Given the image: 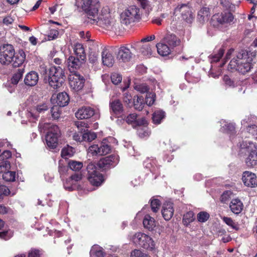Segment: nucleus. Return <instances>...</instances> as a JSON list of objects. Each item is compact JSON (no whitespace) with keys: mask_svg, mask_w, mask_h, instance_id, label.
Instances as JSON below:
<instances>
[{"mask_svg":"<svg viewBox=\"0 0 257 257\" xmlns=\"http://www.w3.org/2000/svg\"><path fill=\"white\" fill-rule=\"evenodd\" d=\"M69 81L70 88L75 91H78L83 87L85 80L80 74L73 73L69 75Z\"/></svg>","mask_w":257,"mask_h":257,"instance_id":"ddd939ff","label":"nucleus"},{"mask_svg":"<svg viewBox=\"0 0 257 257\" xmlns=\"http://www.w3.org/2000/svg\"><path fill=\"white\" fill-rule=\"evenodd\" d=\"M59 33L58 31L55 29H52L50 31L48 35V40L51 41L57 38Z\"/></svg>","mask_w":257,"mask_h":257,"instance_id":"052dcab7","label":"nucleus"},{"mask_svg":"<svg viewBox=\"0 0 257 257\" xmlns=\"http://www.w3.org/2000/svg\"><path fill=\"white\" fill-rule=\"evenodd\" d=\"M74 153V149L72 147L67 146L62 149L61 151V157L65 159H67L72 157Z\"/></svg>","mask_w":257,"mask_h":257,"instance_id":"e433bc0d","label":"nucleus"},{"mask_svg":"<svg viewBox=\"0 0 257 257\" xmlns=\"http://www.w3.org/2000/svg\"><path fill=\"white\" fill-rule=\"evenodd\" d=\"M74 51L77 57L82 59H86V55L83 45L80 43L76 44L74 46Z\"/></svg>","mask_w":257,"mask_h":257,"instance_id":"473e14b6","label":"nucleus"},{"mask_svg":"<svg viewBox=\"0 0 257 257\" xmlns=\"http://www.w3.org/2000/svg\"><path fill=\"white\" fill-rule=\"evenodd\" d=\"M88 180L93 186H99L103 182L104 179L102 175L97 170L96 165L89 163L87 167Z\"/></svg>","mask_w":257,"mask_h":257,"instance_id":"6e6552de","label":"nucleus"},{"mask_svg":"<svg viewBox=\"0 0 257 257\" xmlns=\"http://www.w3.org/2000/svg\"><path fill=\"white\" fill-rule=\"evenodd\" d=\"M96 138V135L94 132H87L82 135V140L85 141L91 142Z\"/></svg>","mask_w":257,"mask_h":257,"instance_id":"79ce46f5","label":"nucleus"},{"mask_svg":"<svg viewBox=\"0 0 257 257\" xmlns=\"http://www.w3.org/2000/svg\"><path fill=\"white\" fill-rule=\"evenodd\" d=\"M133 54L130 49L127 47H120L116 54V58L120 61L126 62L131 60Z\"/></svg>","mask_w":257,"mask_h":257,"instance_id":"f3484780","label":"nucleus"},{"mask_svg":"<svg viewBox=\"0 0 257 257\" xmlns=\"http://www.w3.org/2000/svg\"><path fill=\"white\" fill-rule=\"evenodd\" d=\"M39 128L41 133H44L48 130L46 136V144L51 149L56 148L58 145V139L60 134L58 126L41 122L39 125Z\"/></svg>","mask_w":257,"mask_h":257,"instance_id":"20e7f679","label":"nucleus"},{"mask_svg":"<svg viewBox=\"0 0 257 257\" xmlns=\"http://www.w3.org/2000/svg\"><path fill=\"white\" fill-rule=\"evenodd\" d=\"M131 257H150L139 249H135L132 252Z\"/></svg>","mask_w":257,"mask_h":257,"instance_id":"4d7b16f0","label":"nucleus"},{"mask_svg":"<svg viewBox=\"0 0 257 257\" xmlns=\"http://www.w3.org/2000/svg\"><path fill=\"white\" fill-rule=\"evenodd\" d=\"M49 107L47 103H40L31 110L29 115L35 118H37L39 116V114L45 112L49 109Z\"/></svg>","mask_w":257,"mask_h":257,"instance_id":"5701e85b","label":"nucleus"},{"mask_svg":"<svg viewBox=\"0 0 257 257\" xmlns=\"http://www.w3.org/2000/svg\"><path fill=\"white\" fill-rule=\"evenodd\" d=\"M222 132H225L228 134H233L235 130L234 125L232 123H228L225 124L221 128Z\"/></svg>","mask_w":257,"mask_h":257,"instance_id":"a18cd8bd","label":"nucleus"},{"mask_svg":"<svg viewBox=\"0 0 257 257\" xmlns=\"http://www.w3.org/2000/svg\"><path fill=\"white\" fill-rule=\"evenodd\" d=\"M118 162V157L116 155H110L101 159L98 162L97 166L100 168L107 169L115 166Z\"/></svg>","mask_w":257,"mask_h":257,"instance_id":"4468645a","label":"nucleus"},{"mask_svg":"<svg viewBox=\"0 0 257 257\" xmlns=\"http://www.w3.org/2000/svg\"><path fill=\"white\" fill-rule=\"evenodd\" d=\"M194 220V215L192 211L187 212L183 217V221L185 224H188Z\"/></svg>","mask_w":257,"mask_h":257,"instance_id":"37998d69","label":"nucleus"},{"mask_svg":"<svg viewBox=\"0 0 257 257\" xmlns=\"http://www.w3.org/2000/svg\"><path fill=\"white\" fill-rule=\"evenodd\" d=\"M156 95L154 93H148L146 97V104L149 106H151L153 104L155 100Z\"/></svg>","mask_w":257,"mask_h":257,"instance_id":"49530a36","label":"nucleus"},{"mask_svg":"<svg viewBox=\"0 0 257 257\" xmlns=\"http://www.w3.org/2000/svg\"><path fill=\"white\" fill-rule=\"evenodd\" d=\"M175 14H181L183 19L188 22L192 18V11L190 7L186 4L179 5L175 9Z\"/></svg>","mask_w":257,"mask_h":257,"instance_id":"2eb2a0df","label":"nucleus"},{"mask_svg":"<svg viewBox=\"0 0 257 257\" xmlns=\"http://www.w3.org/2000/svg\"><path fill=\"white\" fill-rule=\"evenodd\" d=\"M10 168V164L8 161L0 162V174L5 173Z\"/></svg>","mask_w":257,"mask_h":257,"instance_id":"864d4df0","label":"nucleus"},{"mask_svg":"<svg viewBox=\"0 0 257 257\" xmlns=\"http://www.w3.org/2000/svg\"><path fill=\"white\" fill-rule=\"evenodd\" d=\"M126 121L128 123H135L137 125H145L147 123V121L144 117L138 118V115L135 113L130 114L126 118Z\"/></svg>","mask_w":257,"mask_h":257,"instance_id":"bb28decb","label":"nucleus"},{"mask_svg":"<svg viewBox=\"0 0 257 257\" xmlns=\"http://www.w3.org/2000/svg\"><path fill=\"white\" fill-rule=\"evenodd\" d=\"M84 61L78 57L70 56L67 59V64L70 72L71 73H75V70L80 68Z\"/></svg>","mask_w":257,"mask_h":257,"instance_id":"a211bd4d","label":"nucleus"},{"mask_svg":"<svg viewBox=\"0 0 257 257\" xmlns=\"http://www.w3.org/2000/svg\"><path fill=\"white\" fill-rule=\"evenodd\" d=\"M145 103L142 96H137L134 97V106L136 109L141 110L144 107Z\"/></svg>","mask_w":257,"mask_h":257,"instance_id":"c9c22d12","label":"nucleus"},{"mask_svg":"<svg viewBox=\"0 0 257 257\" xmlns=\"http://www.w3.org/2000/svg\"><path fill=\"white\" fill-rule=\"evenodd\" d=\"M102 63L107 67H111L114 64V59L112 54L107 50L104 49L101 53Z\"/></svg>","mask_w":257,"mask_h":257,"instance_id":"a878e982","label":"nucleus"},{"mask_svg":"<svg viewBox=\"0 0 257 257\" xmlns=\"http://www.w3.org/2000/svg\"><path fill=\"white\" fill-rule=\"evenodd\" d=\"M174 212L173 203L170 201L165 202L162 209V214L164 218L166 220H169L173 217Z\"/></svg>","mask_w":257,"mask_h":257,"instance_id":"aec40b11","label":"nucleus"},{"mask_svg":"<svg viewBox=\"0 0 257 257\" xmlns=\"http://www.w3.org/2000/svg\"><path fill=\"white\" fill-rule=\"evenodd\" d=\"M156 47L158 53L163 56H167L171 53V47L162 41L157 43Z\"/></svg>","mask_w":257,"mask_h":257,"instance_id":"c756f323","label":"nucleus"},{"mask_svg":"<svg viewBox=\"0 0 257 257\" xmlns=\"http://www.w3.org/2000/svg\"><path fill=\"white\" fill-rule=\"evenodd\" d=\"M12 156L11 152L9 151H4L2 154L0 155V162L8 161L7 159L10 158Z\"/></svg>","mask_w":257,"mask_h":257,"instance_id":"6e6d98bb","label":"nucleus"},{"mask_svg":"<svg viewBox=\"0 0 257 257\" xmlns=\"http://www.w3.org/2000/svg\"><path fill=\"white\" fill-rule=\"evenodd\" d=\"M38 80V73L35 71H31L26 75L24 82L26 85L33 86L37 84Z\"/></svg>","mask_w":257,"mask_h":257,"instance_id":"393cba45","label":"nucleus"},{"mask_svg":"<svg viewBox=\"0 0 257 257\" xmlns=\"http://www.w3.org/2000/svg\"><path fill=\"white\" fill-rule=\"evenodd\" d=\"M3 178L6 181L13 182L15 180L16 173L7 170L3 174Z\"/></svg>","mask_w":257,"mask_h":257,"instance_id":"ea45409f","label":"nucleus"},{"mask_svg":"<svg viewBox=\"0 0 257 257\" xmlns=\"http://www.w3.org/2000/svg\"><path fill=\"white\" fill-rule=\"evenodd\" d=\"M110 151V147L106 142H102L99 145H93L88 150V153L92 156L105 155Z\"/></svg>","mask_w":257,"mask_h":257,"instance_id":"f8f14e48","label":"nucleus"},{"mask_svg":"<svg viewBox=\"0 0 257 257\" xmlns=\"http://www.w3.org/2000/svg\"><path fill=\"white\" fill-rule=\"evenodd\" d=\"M88 23L96 24L107 31H117L119 24L111 16L109 9L107 7H103L99 15L94 19L88 21Z\"/></svg>","mask_w":257,"mask_h":257,"instance_id":"7ed1b4c3","label":"nucleus"},{"mask_svg":"<svg viewBox=\"0 0 257 257\" xmlns=\"http://www.w3.org/2000/svg\"><path fill=\"white\" fill-rule=\"evenodd\" d=\"M82 178V176L79 173H76L71 176V180L75 182H77L81 180Z\"/></svg>","mask_w":257,"mask_h":257,"instance_id":"338daca9","label":"nucleus"},{"mask_svg":"<svg viewBox=\"0 0 257 257\" xmlns=\"http://www.w3.org/2000/svg\"><path fill=\"white\" fill-rule=\"evenodd\" d=\"M233 19L234 17L230 13H218L213 16L211 22L214 26L217 27L219 25L230 23Z\"/></svg>","mask_w":257,"mask_h":257,"instance_id":"9b49d317","label":"nucleus"},{"mask_svg":"<svg viewBox=\"0 0 257 257\" xmlns=\"http://www.w3.org/2000/svg\"><path fill=\"white\" fill-rule=\"evenodd\" d=\"M132 96L128 93L125 92L123 94V101L127 106H131L132 105Z\"/></svg>","mask_w":257,"mask_h":257,"instance_id":"5fc2aeb1","label":"nucleus"},{"mask_svg":"<svg viewBox=\"0 0 257 257\" xmlns=\"http://www.w3.org/2000/svg\"><path fill=\"white\" fill-rule=\"evenodd\" d=\"M131 48L134 49L139 50L144 56H150L152 53L151 45L149 44H144L141 42H138L132 45Z\"/></svg>","mask_w":257,"mask_h":257,"instance_id":"6ab92c4d","label":"nucleus"},{"mask_svg":"<svg viewBox=\"0 0 257 257\" xmlns=\"http://www.w3.org/2000/svg\"><path fill=\"white\" fill-rule=\"evenodd\" d=\"M210 17L209 9L207 8H202L198 14V19L201 23H204L209 20Z\"/></svg>","mask_w":257,"mask_h":257,"instance_id":"7c9ffc66","label":"nucleus"},{"mask_svg":"<svg viewBox=\"0 0 257 257\" xmlns=\"http://www.w3.org/2000/svg\"><path fill=\"white\" fill-rule=\"evenodd\" d=\"M41 251L36 249H32L29 252L28 257H41Z\"/></svg>","mask_w":257,"mask_h":257,"instance_id":"680f3d73","label":"nucleus"},{"mask_svg":"<svg viewBox=\"0 0 257 257\" xmlns=\"http://www.w3.org/2000/svg\"><path fill=\"white\" fill-rule=\"evenodd\" d=\"M138 134L141 138H145L149 135V132L146 130L139 128L138 130Z\"/></svg>","mask_w":257,"mask_h":257,"instance_id":"69168bd1","label":"nucleus"},{"mask_svg":"<svg viewBox=\"0 0 257 257\" xmlns=\"http://www.w3.org/2000/svg\"><path fill=\"white\" fill-rule=\"evenodd\" d=\"M109 107L111 113L115 115L118 116L123 113V105L119 99L111 100L109 102Z\"/></svg>","mask_w":257,"mask_h":257,"instance_id":"412c9836","label":"nucleus"},{"mask_svg":"<svg viewBox=\"0 0 257 257\" xmlns=\"http://www.w3.org/2000/svg\"><path fill=\"white\" fill-rule=\"evenodd\" d=\"M222 220L228 226H230L231 228L233 229H237V227L236 226V223L234 222V221L230 217H221Z\"/></svg>","mask_w":257,"mask_h":257,"instance_id":"de8ad7c7","label":"nucleus"},{"mask_svg":"<svg viewBox=\"0 0 257 257\" xmlns=\"http://www.w3.org/2000/svg\"><path fill=\"white\" fill-rule=\"evenodd\" d=\"M242 180L244 185L248 187H257V177L256 175L250 171L243 172Z\"/></svg>","mask_w":257,"mask_h":257,"instance_id":"dca6fc26","label":"nucleus"},{"mask_svg":"<svg viewBox=\"0 0 257 257\" xmlns=\"http://www.w3.org/2000/svg\"><path fill=\"white\" fill-rule=\"evenodd\" d=\"M160 201L158 199H153L151 202V206L152 211L154 212H157L160 208Z\"/></svg>","mask_w":257,"mask_h":257,"instance_id":"09e8293b","label":"nucleus"},{"mask_svg":"<svg viewBox=\"0 0 257 257\" xmlns=\"http://www.w3.org/2000/svg\"><path fill=\"white\" fill-rule=\"evenodd\" d=\"M26 55L23 50L15 53L14 47L5 44L0 48V62L3 65L12 64L14 67H20L24 62Z\"/></svg>","mask_w":257,"mask_h":257,"instance_id":"f257e3e1","label":"nucleus"},{"mask_svg":"<svg viewBox=\"0 0 257 257\" xmlns=\"http://www.w3.org/2000/svg\"><path fill=\"white\" fill-rule=\"evenodd\" d=\"M141 18L140 11L139 8L135 6L128 7L124 10L120 15V22L122 25L128 26Z\"/></svg>","mask_w":257,"mask_h":257,"instance_id":"0eeeda50","label":"nucleus"},{"mask_svg":"<svg viewBox=\"0 0 257 257\" xmlns=\"http://www.w3.org/2000/svg\"><path fill=\"white\" fill-rule=\"evenodd\" d=\"M68 166L72 170L77 171L82 168L83 164L81 162L70 160L68 163Z\"/></svg>","mask_w":257,"mask_h":257,"instance_id":"58836bf2","label":"nucleus"},{"mask_svg":"<svg viewBox=\"0 0 257 257\" xmlns=\"http://www.w3.org/2000/svg\"><path fill=\"white\" fill-rule=\"evenodd\" d=\"M247 149L249 154L246 159V164L248 167H253L256 164L257 162V151L256 145L251 142H247L243 143V147Z\"/></svg>","mask_w":257,"mask_h":257,"instance_id":"9d476101","label":"nucleus"},{"mask_svg":"<svg viewBox=\"0 0 257 257\" xmlns=\"http://www.w3.org/2000/svg\"><path fill=\"white\" fill-rule=\"evenodd\" d=\"M162 42L167 43L171 47H174L180 44V40L175 35L167 33L162 39Z\"/></svg>","mask_w":257,"mask_h":257,"instance_id":"b1692460","label":"nucleus"},{"mask_svg":"<svg viewBox=\"0 0 257 257\" xmlns=\"http://www.w3.org/2000/svg\"><path fill=\"white\" fill-rule=\"evenodd\" d=\"M98 54L96 52H91L89 55V60L90 62L94 63L98 58Z\"/></svg>","mask_w":257,"mask_h":257,"instance_id":"e2e57ef3","label":"nucleus"},{"mask_svg":"<svg viewBox=\"0 0 257 257\" xmlns=\"http://www.w3.org/2000/svg\"><path fill=\"white\" fill-rule=\"evenodd\" d=\"M248 132L256 140H257V126L252 125L247 128Z\"/></svg>","mask_w":257,"mask_h":257,"instance_id":"13d9d810","label":"nucleus"},{"mask_svg":"<svg viewBox=\"0 0 257 257\" xmlns=\"http://www.w3.org/2000/svg\"><path fill=\"white\" fill-rule=\"evenodd\" d=\"M224 53V49L223 48H220L217 52L209 56V61L211 63L217 62L222 58Z\"/></svg>","mask_w":257,"mask_h":257,"instance_id":"72a5a7b5","label":"nucleus"},{"mask_svg":"<svg viewBox=\"0 0 257 257\" xmlns=\"http://www.w3.org/2000/svg\"><path fill=\"white\" fill-rule=\"evenodd\" d=\"M94 113L93 108L90 107H82L75 113V116L78 119H87L93 116Z\"/></svg>","mask_w":257,"mask_h":257,"instance_id":"4be33fe9","label":"nucleus"},{"mask_svg":"<svg viewBox=\"0 0 257 257\" xmlns=\"http://www.w3.org/2000/svg\"><path fill=\"white\" fill-rule=\"evenodd\" d=\"M15 18L12 17L11 15L8 16L6 17H5L3 19V24L7 26L12 25L14 21H15Z\"/></svg>","mask_w":257,"mask_h":257,"instance_id":"bf43d9fd","label":"nucleus"},{"mask_svg":"<svg viewBox=\"0 0 257 257\" xmlns=\"http://www.w3.org/2000/svg\"><path fill=\"white\" fill-rule=\"evenodd\" d=\"M65 78L64 69L60 66H52L49 70L48 82L54 89L60 88Z\"/></svg>","mask_w":257,"mask_h":257,"instance_id":"423d86ee","label":"nucleus"},{"mask_svg":"<svg viewBox=\"0 0 257 257\" xmlns=\"http://www.w3.org/2000/svg\"><path fill=\"white\" fill-rule=\"evenodd\" d=\"M76 6L78 8L81 7L82 10L85 12L87 15V22L98 16V9L100 6L98 0H77Z\"/></svg>","mask_w":257,"mask_h":257,"instance_id":"39448f33","label":"nucleus"},{"mask_svg":"<svg viewBox=\"0 0 257 257\" xmlns=\"http://www.w3.org/2000/svg\"><path fill=\"white\" fill-rule=\"evenodd\" d=\"M69 100V97L67 93L63 92L57 94L56 103L59 106L64 107L68 104Z\"/></svg>","mask_w":257,"mask_h":257,"instance_id":"c85d7f7f","label":"nucleus"},{"mask_svg":"<svg viewBox=\"0 0 257 257\" xmlns=\"http://www.w3.org/2000/svg\"><path fill=\"white\" fill-rule=\"evenodd\" d=\"M111 79L114 84L117 85L121 82L122 77L121 75L118 73H113L111 75Z\"/></svg>","mask_w":257,"mask_h":257,"instance_id":"8fccbe9b","label":"nucleus"},{"mask_svg":"<svg viewBox=\"0 0 257 257\" xmlns=\"http://www.w3.org/2000/svg\"><path fill=\"white\" fill-rule=\"evenodd\" d=\"M143 224L145 228L152 230L156 226L155 220L149 215H146L143 220Z\"/></svg>","mask_w":257,"mask_h":257,"instance_id":"2f4dec72","label":"nucleus"},{"mask_svg":"<svg viewBox=\"0 0 257 257\" xmlns=\"http://www.w3.org/2000/svg\"><path fill=\"white\" fill-rule=\"evenodd\" d=\"M252 61L251 54H248L246 51H241L231 60L228 66V69L231 71H238L244 74L250 70Z\"/></svg>","mask_w":257,"mask_h":257,"instance_id":"f03ea898","label":"nucleus"},{"mask_svg":"<svg viewBox=\"0 0 257 257\" xmlns=\"http://www.w3.org/2000/svg\"><path fill=\"white\" fill-rule=\"evenodd\" d=\"M132 240L135 244L147 249H152L155 246L153 239L143 233H136L133 237Z\"/></svg>","mask_w":257,"mask_h":257,"instance_id":"1a4fd4ad","label":"nucleus"},{"mask_svg":"<svg viewBox=\"0 0 257 257\" xmlns=\"http://www.w3.org/2000/svg\"><path fill=\"white\" fill-rule=\"evenodd\" d=\"M166 18V15L164 14H163L161 15L159 17H156L153 20L152 22L153 23L156 24L158 25H160L162 24V22L164 19Z\"/></svg>","mask_w":257,"mask_h":257,"instance_id":"0e129e2a","label":"nucleus"},{"mask_svg":"<svg viewBox=\"0 0 257 257\" xmlns=\"http://www.w3.org/2000/svg\"><path fill=\"white\" fill-rule=\"evenodd\" d=\"M134 88L136 90L143 93L147 92L149 90L148 86L145 84H136L134 86Z\"/></svg>","mask_w":257,"mask_h":257,"instance_id":"603ef678","label":"nucleus"},{"mask_svg":"<svg viewBox=\"0 0 257 257\" xmlns=\"http://www.w3.org/2000/svg\"><path fill=\"white\" fill-rule=\"evenodd\" d=\"M91 255H95L97 257H103L104 256V252L102 247L97 245H93L90 251Z\"/></svg>","mask_w":257,"mask_h":257,"instance_id":"4c0bfd02","label":"nucleus"},{"mask_svg":"<svg viewBox=\"0 0 257 257\" xmlns=\"http://www.w3.org/2000/svg\"><path fill=\"white\" fill-rule=\"evenodd\" d=\"M23 70L18 69V71L14 74L12 78V83L15 85L18 83L20 80L22 78Z\"/></svg>","mask_w":257,"mask_h":257,"instance_id":"a19ab883","label":"nucleus"},{"mask_svg":"<svg viewBox=\"0 0 257 257\" xmlns=\"http://www.w3.org/2000/svg\"><path fill=\"white\" fill-rule=\"evenodd\" d=\"M243 207V203L238 199H232L229 204L231 211L235 214H239L242 211Z\"/></svg>","mask_w":257,"mask_h":257,"instance_id":"cd10ccee","label":"nucleus"},{"mask_svg":"<svg viewBox=\"0 0 257 257\" xmlns=\"http://www.w3.org/2000/svg\"><path fill=\"white\" fill-rule=\"evenodd\" d=\"M60 106L54 105L51 109L52 117L54 119H58L60 116Z\"/></svg>","mask_w":257,"mask_h":257,"instance_id":"c03bdc74","label":"nucleus"},{"mask_svg":"<svg viewBox=\"0 0 257 257\" xmlns=\"http://www.w3.org/2000/svg\"><path fill=\"white\" fill-rule=\"evenodd\" d=\"M209 217V214L206 212H201L197 215V219L199 222H204Z\"/></svg>","mask_w":257,"mask_h":257,"instance_id":"3c124183","label":"nucleus"},{"mask_svg":"<svg viewBox=\"0 0 257 257\" xmlns=\"http://www.w3.org/2000/svg\"><path fill=\"white\" fill-rule=\"evenodd\" d=\"M165 117V113L161 110L155 111L152 117L153 121L155 124H160L163 119Z\"/></svg>","mask_w":257,"mask_h":257,"instance_id":"f704fd0d","label":"nucleus"},{"mask_svg":"<svg viewBox=\"0 0 257 257\" xmlns=\"http://www.w3.org/2000/svg\"><path fill=\"white\" fill-rule=\"evenodd\" d=\"M223 81L225 82V83L229 86H231L233 85L234 82L233 81H232L230 78L229 77V76L227 75H225L223 77Z\"/></svg>","mask_w":257,"mask_h":257,"instance_id":"774afa93","label":"nucleus"}]
</instances>
